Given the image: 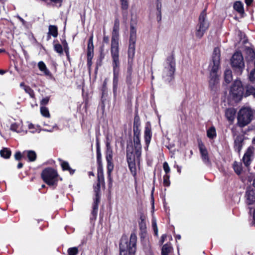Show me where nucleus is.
Wrapping results in <instances>:
<instances>
[{"label": "nucleus", "mask_w": 255, "mask_h": 255, "mask_svg": "<svg viewBox=\"0 0 255 255\" xmlns=\"http://www.w3.org/2000/svg\"><path fill=\"white\" fill-rule=\"evenodd\" d=\"M120 20L119 18H116L114 21V26L112 32L110 49L111 55L112 59V66L113 68V93L115 96L117 94L120 74Z\"/></svg>", "instance_id": "1"}, {"label": "nucleus", "mask_w": 255, "mask_h": 255, "mask_svg": "<svg viewBox=\"0 0 255 255\" xmlns=\"http://www.w3.org/2000/svg\"><path fill=\"white\" fill-rule=\"evenodd\" d=\"M221 51L219 47H215L212 56V59L208 67L209 72V88L211 91L216 92L219 84V69L221 67Z\"/></svg>", "instance_id": "2"}, {"label": "nucleus", "mask_w": 255, "mask_h": 255, "mask_svg": "<svg viewBox=\"0 0 255 255\" xmlns=\"http://www.w3.org/2000/svg\"><path fill=\"white\" fill-rule=\"evenodd\" d=\"M136 24V19L131 18L129 38L128 49V74H132V65L135 53V44L136 42V29L135 28Z\"/></svg>", "instance_id": "3"}, {"label": "nucleus", "mask_w": 255, "mask_h": 255, "mask_svg": "<svg viewBox=\"0 0 255 255\" xmlns=\"http://www.w3.org/2000/svg\"><path fill=\"white\" fill-rule=\"evenodd\" d=\"M137 237L134 232L130 234L128 241L127 236H122L119 245L120 255H135L136 251Z\"/></svg>", "instance_id": "4"}, {"label": "nucleus", "mask_w": 255, "mask_h": 255, "mask_svg": "<svg viewBox=\"0 0 255 255\" xmlns=\"http://www.w3.org/2000/svg\"><path fill=\"white\" fill-rule=\"evenodd\" d=\"M176 70V62L174 51L168 56L165 60V66H164L162 78L164 81L169 84L173 81L175 79L174 74Z\"/></svg>", "instance_id": "5"}, {"label": "nucleus", "mask_w": 255, "mask_h": 255, "mask_svg": "<svg viewBox=\"0 0 255 255\" xmlns=\"http://www.w3.org/2000/svg\"><path fill=\"white\" fill-rule=\"evenodd\" d=\"M41 177L45 183L49 186L54 187V188L57 187L59 180H62L59 177L57 170L52 167H46L43 169Z\"/></svg>", "instance_id": "6"}, {"label": "nucleus", "mask_w": 255, "mask_h": 255, "mask_svg": "<svg viewBox=\"0 0 255 255\" xmlns=\"http://www.w3.org/2000/svg\"><path fill=\"white\" fill-rule=\"evenodd\" d=\"M210 23L207 19L206 9H204L200 14L198 22L196 26L195 35L201 39L208 29Z\"/></svg>", "instance_id": "7"}, {"label": "nucleus", "mask_w": 255, "mask_h": 255, "mask_svg": "<svg viewBox=\"0 0 255 255\" xmlns=\"http://www.w3.org/2000/svg\"><path fill=\"white\" fill-rule=\"evenodd\" d=\"M245 87L240 80H235L230 88V95L235 102L240 101L244 94Z\"/></svg>", "instance_id": "8"}, {"label": "nucleus", "mask_w": 255, "mask_h": 255, "mask_svg": "<svg viewBox=\"0 0 255 255\" xmlns=\"http://www.w3.org/2000/svg\"><path fill=\"white\" fill-rule=\"evenodd\" d=\"M231 65L236 72L241 74L245 68V62L241 51L235 52L231 59Z\"/></svg>", "instance_id": "9"}, {"label": "nucleus", "mask_w": 255, "mask_h": 255, "mask_svg": "<svg viewBox=\"0 0 255 255\" xmlns=\"http://www.w3.org/2000/svg\"><path fill=\"white\" fill-rule=\"evenodd\" d=\"M253 113L250 108H242L238 113V123L240 127H244L250 124L253 120Z\"/></svg>", "instance_id": "10"}, {"label": "nucleus", "mask_w": 255, "mask_h": 255, "mask_svg": "<svg viewBox=\"0 0 255 255\" xmlns=\"http://www.w3.org/2000/svg\"><path fill=\"white\" fill-rule=\"evenodd\" d=\"M126 158L128 164V167L132 176L136 178V167L135 164V159H136V154L134 153L133 150H130L128 145L126 149Z\"/></svg>", "instance_id": "11"}, {"label": "nucleus", "mask_w": 255, "mask_h": 255, "mask_svg": "<svg viewBox=\"0 0 255 255\" xmlns=\"http://www.w3.org/2000/svg\"><path fill=\"white\" fill-rule=\"evenodd\" d=\"M198 146L201 155V159L205 164L207 166H211L212 164L211 159L209 157L208 151L204 143L201 139H198Z\"/></svg>", "instance_id": "12"}, {"label": "nucleus", "mask_w": 255, "mask_h": 255, "mask_svg": "<svg viewBox=\"0 0 255 255\" xmlns=\"http://www.w3.org/2000/svg\"><path fill=\"white\" fill-rule=\"evenodd\" d=\"M94 44H93V35L92 34L89 38L87 44V67L89 71L91 70V67L93 64L92 59L94 57Z\"/></svg>", "instance_id": "13"}, {"label": "nucleus", "mask_w": 255, "mask_h": 255, "mask_svg": "<svg viewBox=\"0 0 255 255\" xmlns=\"http://www.w3.org/2000/svg\"><path fill=\"white\" fill-rule=\"evenodd\" d=\"M133 145L131 147V149H134V153L136 154V160L138 162H140L142 153V146L140 138H133Z\"/></svg>", "instance_id": "14"}, {"label": "nucleus", "mask_w": 255, "mask_h": 255, "mask_svg": "<svg viewBox=\"0 0 255 255\" xmlns=\"http://www.w3.org/2000/svg\"><path fill=\"white\" fill-rule=\"evenodd\" d=\"M152 137L151 126L149 122H147L145 126L144 131V139L145 143L144 148L146 150H148Z\"/></svg>", "instance_id": "15"}, {"label": "nucleus", "mask_w": 255, "mask_h": 255, "mask_svg": "<svg viewBox=\"0 0 255 255\" xmlns=\"http://www.w3.org/2000/svg\"><path fill=\"white\" fill-rule=\"evenodd\" d=\"M254 149L253 146H249L243 156V162L247 168L250 167L252 161V157L254 154Z\"/></svg>", "instance_id": "16"}, {"label": "nucleus", "mask_w": 255, "mask_h": 255, "mask_svg": "<svg viewBox=\"0 0 255 255\" xmlns=\"http://www.w3.org/2000/svg\"><path fill=\"white\" fill-rule=\"evenodd\" d=\"M102 92L101 102L102 108L104 109L105 107V103L107 101L108 97V88H107V79H105L103 83L101 88Z\"/></svg>", "instance_id": "17"}, {"label": "nucleus", "mask_w": 255, "mask_h": 255, "mask_svg": "<svg viewBox=\"0 0 255 255\" xmlns=\"http://www.w3.org/2000/svg\"><path fill=\"white\" fill-rule=\"evenodd\" d=\"M245 140V136L243 134L237 135L234 143V148L235 151H237L239 153H240L244 144Z\"/></svg>", "instance_id": "18"}, {"label": "nucleus", "mask_w": 255, "mask_h": 255, "mask_svg": "<svg viewBox=\"0 0 255 255\" xmlns=\"http://www.w3.org/2000/svg\"><path fill=\"white\" fill-rule=\"evenodd\" d=\"M141 126V122L140 117L138 115L137 109L135 110L134 117L133 119V132H140L141 130L140 127Z\"/></svg>", "instance_id": "19"}, {"label": "nucleus", "mask_w": 255, "mask_h": 255, "mask_svg": "<svg viewBox=\"0 0 255 255\" xmlns=\"http://www.w3.org/2000/svg\"><path fill=\"white\" fill-rule=\"evenodd\" d=\"M139 215L140 219V221L138 223L139 230L142 233H145L146 231V216L142 211L139 212Z\"/></svg>", "instance_id": "20"}, {"label": "nucleus", "mask_w": 255, "mask_h": 255, "mask_svg": "<svg viewBox=\"0 0 255 255\" xmlns=\"http://www.w3.org/2000/svg\"><path fill=\"white\" fill-rule=\"evenodd\" d=\"M246 197L248 205L253 204L255 202V192L253 190L246 191Z\"/></svg>", "instance_id": "21"}, {"label": "nucleus", "mask_w": 255, "mask_h": 255, "mask_svg": "<svg viewBox=\"0 0 255 255\" xmlns=\"http://www.w3.org/2000/svg\"><path fill=\"white\" fill-rule=\"evenodd\" d=\"M96 155L97 165H102V153L101 151L100 143L99 139L97 137L96 139Z\"/></svg>", "instance_id": "22"}, {"label": "nucleus", "mask_w": 255, "mask_h": 255, "mask_svg": "<svg viewBox=\"0 0 255 255\" xmlns=\"http://www.w3.org/2000/svg\"><path fill=\"white\" fill-rule=\"evenodd\" d=\"M236 111L233 108H228L225 111V117L230 122L232 123L235 118Z\"/></svg>", "instance_id": "23"}, {"label": "nucleus", "mask_w": 255, "mask_h": 255, "mask_svg": "<svg viewBox=\"0 0 255 255\" xmlns=\"http://www.w3.org/2000/svg\"><path fill=\"white\" fill-rule=\"evenodd\" d=\"M59 161L63 171H69L70 175H73L75 173V170L73 169L70 167L69 164L67 161H64L61 159H59Z\"/></svg>", "instance_id": "24"}, {"label": "nucleus", "mask_w": 255, "mask_h": 255, "mask_svg": "<svg viewBox=\"0 0 255 255\" xmlns=\"http://www.w3.org/2000/svg\"><path fill=\"white\" fill-rule=\"evenodd\" d=\"M20 86L23 89L25 93L28 94L31 98L36 99L34 91L30 86L26 85L24 82H21L20 84Z\"/></svg>", "instance_id": "25"}, {"label": "nucleus", "mask_w": 255, "mask_h": 255, "mask_svg": "<svg viewBox=\"0 0 255 255\" xmlns=\"http://www.w3.org/2000/svg\"><path fill=\"white\" fill-rule=\"evenodd\" d=\"M244 96L247 97L253 95L255 98V88L250 85H247L245 86Z\"/></svg>", "instance_id": "26"}, {"label": "nucleus", "mask_w": 255, "mask_h": 255, "mask_svg": "<svg viewBox=\"0 0 255 255\" xmlns=\"http://www.w3.org/2000/svg\"><path fill=\"white\" fill-rule=\"evenodd\" d=\"M106 159L107 162L113 161V150L109 142L106 143Z\"/></svg>", "instance_id": "27"}, {"label": "nucleus", "mask_w": 255, "mask_h": 255, "mask_svg": "<svg viewBox=\"0 0 255 255\" xmlns=\"http://www.w3.org/2000/svg\"><path fill=\"white\" fill-rule=\"evenodd\" d=\"M246 60L248 61H253L255 59V50L251 47L246 48Z\"/></svg>", "instance_id": "28"}, {"label": "nucleus", "mask_w": 255, "mask_h": 255, "mask_svg": "<svg viewBox=\"0 0 255 255\" xmlns=\"http://www.w3.org/2000/svg\"><path fill=\"white\" fill-rule=\"evenodd\" d=\"M234 9L237 11L241 15L245 13L244 5L241 1H236L233 5Z\"/></svg>", "instance_id": "29"}, {"label": "nucleus", "mask_w": 255, "mask_h": 255, "mask_svg": "<svg viewBox=\"0 0 255 255\" xmlns=\"http://www.w3.org/2000/svg\"><path fill=\"white\" fill-rule=\"evenodd\" d=\"M97 181L103 182V186H105L103 165H97Z\"/></svg>", "instance_id": "30"}, {"label": "nucleus", "mask_w": 255, "mask_h": 255, "mask_svg": "<svg viewBox=\"0 0 255 255\" xmlns=\"http://www.w3.org/2000/svg\"><path fill=\"white\" fill-rule=\"evenodd\" d=\"M38 67L40 71L43 72L45 75L51 76L52 74L47 69L45 64L43 61H40L38 63Z\"/></svg>", "instance_id": "31"}, {"label": "nucleus", "mask_w": 255, "mask_h": 255, "mask_svg": "<svg viewBox=\"0 0 255 255\" xmlns=\"http://www.w3.org/2000/svg\"><path fill=\"white\" fill-rule=\"evenodd\" d=\"M0 156L4 159H9L11 155V150L7 147H3L0 150Z\"/></svg>", "instance_id": "32"}, {"label": "nucleus", "mask_w": 255, "mask_h": 255, "mask_svg": "<svg viewBox=\"0 0 255 255\" xmlns=\"http://www.w3.org/2000/svg\"><path fill=\"white\" fill-rule=\"evenodd\" d=\"M61 42H62V44L63 46V51H64V52L66 54L67 59L68 61L70 63L71 62V58H70V54H69V48L68 46V43L67 42V41L65 39L61 40Z\"/></svg>", "instance_id": "33"}, {"label": "nucleus", "mask_w": 255, "mask_h": 255, "mask_svg": "<svg viewBox=\"0 0 255 255\" xmlns=\"http://www.w3.org/2000/svg\"><path fill=\"white\" fill-rule=\"evenodd\" d=\"M207 136L211 139H213L217 136L216 128L214 126H211L207 130Z\"/></svg>", "instance_id": "34"}, {"label": "nucleus", "mask_w": 255, "mask_h": 255, "mask_svg": "<svg viewBox=\"0 0 255 255\" xmlns=\"http://www.w3.org/2000/svg\"><path fill=\"white\" fill-rule=\"evenodd\" d=\"M173 251V248L170 244H165L162 246L161 255H168Z\"/></svg>", "instance_id": "35"}, {"label": "nucleus", "mask_w": 255, "mask_h": 255, "mask_svg": "<svg viewBox=\"0 0 255 255\" xmlns=\"http://www.w3.org/2000/svg\"><path fill=\"white\" fill-rule=\"evenodd\" d=\"M28 161L33 162L36 160L37 155L36 152L33 150H25Z\"/></svg>", "instance_id": "36"}, {"label": "nucleus", "mask_w": 255, "mask_h": 255, "mask_svg": "<svg viewBox=\"0 0 255 255\" xmlns=\"http://www.w3.org/2000/svg\"><path fill=\"white\" fill-rule=\"evenodd\" d=\"M49 34L51 35L53 37H57L58 34V27L55 25H50L48 26Z\"/></svg>", "instance_id": "37"}, {"label": "nucleus", "mask_w": 255, "mask_h": 255, "mask_svg": "<svg viewBox=\"0 0 255 255\" xmlns=\"http://www.w3.org/2000/svg\"><path fill=\"white\" fill-rule=\"evenodd\" d=\"M233 168L235 172L238 175H240L242 172V165L241 163H239L235 161L233 164Z\"/></svg>", "instance_id": "38"}, {"label": "nucleus", "mask_w": 255, "mask_h": 255, "mask_svg": "<svg viewBox=\"0 0 255 255\" xmlns=\"http://www.w3.org/2000/svg\"><path fill=\"white\" fill-rule=\"evenodd\" d=\"M133 99V94L132 92L130 90H129L127 92V107L128 108L131 109L132 106V100Z\"/></svg>", "instance_id": "39"}, {"label": "nucleus", "mask_w": 255, "mask_h": 255, "mask_svg": "<svg viewBox=\"0 0 255 255\" xmlns=\"http://www.w3.org/2000/svg\"><path fill=\"white\" fill-rule=\"evenodd\" d=\"M224 80L227 83H230L232 80V74L231 70H228L225 71Z\"/></svg>", "instance_id": "40"}, {"label": "nucleus", "mask_w": 255, "mask_h": 255, "mask_svg": "<svg viewBox=\"0 0 255 255\" xmlns=\"http://www.w3.org/2000/svg\"><path fill=\"white\" fill-rule=\"evenodd\" d=\"M40 113L45 118H49L50 117L48 109L45 106H41Z\"/></svg>", "instance_id": "41"}, {"label": "nucleus", "mask_w": 255, "mask_h": 255, "mask_svg": "<svg viewBox=\"0 0 255 255\" xmlns=\"http://www.w3.org/2000/svg\"><path fill=\"white\" fill-rule=\"evenodd\" d=\"M25 151H24L22 153H21L20 151H16L14 155L15 160L18 161H20L23 158H24V156L25 155Z\"/></svg>", "instance_id": "42"}, {"label": "nucleus", "mask_w": 255, "mask_h": 255, "mask_svg": "<svg viewBox=\"0 0 255 255\" xmlns=\"http://www.w3.org/2000/svg\"><path fill=\"white\" fill-rule=\"evenodd\" d=\"M78 253V248L76 247L70 248L67 250V253L69 255H77Z\"/></svg>", "instance_id": "43"}, {"label": "nucleus", "mask_w": 255, "mask_h": 255, "mask_svg": "<svg viewBox=\"0 0 255 255\" xmlns=\"http://www.w3.org/2000/svg\"><path fill=\"white\" fill-rule=\"evenodd\" d=\"M63 46L62 47V46L59 43H57L54 45V50L60 55L62 54L63 53Z\"/></svg>", "instance_id": "44"}, {"label": "nucleus", "mask_w": 255, "mask_h": 255, "mask_svg": "<svg viewBox=\"0 0 255 255\" xmlns=\"http://www.w3.org/2000/svg\"><path fill=\"white\" fill-rule=\"evenodd\" d=\"M98 208L99 207H98L93 206V209H92V211L91 212V217H90L91 220H95L96 219V218L97 216V214H98Z\"/></svg>", "instance_id": "45"}, {"label": "nucleus", "mask_w": 255, "mask_h": 255, "mask_svg": "<svg viewBox=\"0 0 255 255\" xmlns=\"http://www.w3.org/2000/svg\"><path fill=\"white\" fill-rule=\"evenodd\" d=\"M103 185V182L97 181V183L95 186H94V191L95 194H101V185Z\"/></svg>", "instance_id": "46"}, {"label": "nucleus", "mask_w": 255, "mask_h": 255, "mask_svg": "<svg viewBox=\"0 0 255 255\" xmlns=\"http://www.w3.org/2000/svg\"><path fill=\"white\" fill-rule=\"evenodd\" d=\"M170 175H164L163 177V184L165 187H169L170 185Z\"/></svg>", "instance_id": "47"}, {"label": "nucleus", "mask_w": 255, "mask_h": 255, "mask_svg": "<svg viewBox=\"0 0 255 255\" xmlns=\"http://www.w3.org/2000/svg\"><path fill=\"white\" fill-rule=\"evenodd\" d=\"M95 196L93 206L99 207L101 200V194H95Z\"/></svg>", "instance_id": "48"}, {"label": "nucleus", "mask_w": 255, "mask_h": 255, "mask_svg": "<svg viewBox=\"0 0 255 255\" xmlns=\"http://www.w3.org/2000/svg\"><path fill=\"white\" fill-rule=\"evenodd\" d=\"M107 174H111L112 172L113 171L114 169V163L113 161H110L109 162H107Z\"/></svg>", "instance_id": "49"}, {"label": "nucleus", "mask_w": 255, "mask_h": 255, "mask_svg": "<svg viewBox=\"0 0 255 255\" xmlns=\"http://www.w3.org/2000/svg\"><path fill=\"white\" fill-rule=\"evenodd\" d=\"M121 8L123 10H127L128 7V0H120Z\"/></svg>", "instance_id": "50"}, {"label": "nucleus", "mask_w": 255, "mask_h": 255, "mask_svg": "<svg viewBox=\"0 0 255 255\" xmlns=\"http://www.w3.org/2000/svg\"><path fill=\"white\" fill-rule=\"evenodd\" d=\"M163 168L165 173V175H169L170 172V168L168 165V163L165 161L163 164Z\"/></svg>", "instance_id": "51"}, {"label": "nucleus", "mask_w": 255, "mask_h": 255, "mask_svg": "<svg viewBox=\"0 0 255 255\" xmlns=\"http://www.w3.org/2000/svg\"><path fill=\"white\" fill-rule=\"evenodd\" d=\"M152 227L154 231V236H158V228L156 224V221L154 220H152Z\"/></svg>", "instance_id": "52"}, {"label": "nucleus", "mask_w": 255, "mask_h": 255, "mask_svg": "<svg viewBox=\"0 0 255 255\" xmlns=\"http://www.w3.org/2000/svg\"><path fill=\"white\" fill-rule=\"evenodd\" d=\"M50 100V97L47 96L44 98H43L40 102V104L41 106H45L47 105Z\"/></svg>", "instance_id": "53"}, {"label": "nucleus", "mask_w": 255, "mask_h": 255, "mask_svg": "<svg viewBox=\"0 0 255 255\" xmlns=\"http://www.w3.org/2000/svg\"><path fill=\"white\" fill-rule=\"evenodd\" d=\"M132 74H128L126 78V83L128 87V88L130 87V86L132 85Z\"/></svg>", "instance_id": "54"}, {"label": "nucleus", "mask_w": 255, "mask_h": 255, "mask_svg": "<svg viewBox=\"0 0 255 255\" xmlns=\"http://www.w3.org/2000/svg\"><path fill=\"white\" fill-rule=\"evenodd\" d=\"M102 63H103V60H100V59H97V61H96V66L95 70L96 74L98 72L99 67H101L102 65Z\"/></svg>", "instance_id": "55"}, {"label": "nucleus", "mask_w": 255, "mask_h": 255, "mask_svg": "<svg viewBox=\"0 0 255 255\" xmlns=\"http://www.w3.org/2000/svg\"><path fill=\"white\" fill-rule=\"evenodd\" d=\"M18 128V126L16 123H14L11 125L10 129L12 131L19 132V131L17 130Z\"/></svg>", "instance_id": "56"}, {"label": "nucleus", "mask_w": 255, "mask_h": 255, "mask_svg": "<svg viewBox=\"0 0 255 255\" xmlns=\"http://www.w3.org/2000/svg\"><path fill=\"white\" fill-rule=\"evenodd\" d=\"M156 7L157 11H161L162 3L161 0H156Z\"/></svg>", "instance_id": "57"}, {"label": "nucleus", "mask_w": 255, "mask_h": 255, "mask_svg": "<svg viewBox=\"0 0 255 255\" xmlns=\"http://www.w3.org/2000/svg\"><path fill=\"white\" fill-rule=\"evenodd\" d=\"M161 11H157V12L156 13V19L158 22H160L161 21Z\"/></svg>", "instance_id": "58"}, {"label": "nucleus", "mask_w": 255, "mask_h": 255, "mask_svg": "<svg viewBox=\"0 0 255 255\" xmlns=\"http://www.w3.org/2000/svg\"><path fill=\"white\" fill-rule=\"evenodd\" d=\"M108 175V185H109V187L110 188L112 186V182H113V180H112V176H111V174H107Z\"/></svg>", "instance_id": "59"}, {"label": "nucleus", "mask_w": 255, "mask_h": 255, "mask_svg": "<svg viewBox=\"0 0 255 255\" xmlns=\"http://www.w3.org/2000/svg\"><path fill=\"white\" fill-rule=\"evenodd\" d=\"M104 58H105V54L104 53V50L103 48H101L100 50V55H99L98 59L103 60Z\"/></svg>", "instance_id": "60"}, {"label": "nucleus", "mask_w": 255, "mask_h": 255, "mask_svg": "<svg viewBox=\"0 0 255 255\" xmlns=\"http://www.w3.org/2000/svg\"><path fill=\"white\" fill-rule=\"evenodd\" d=\"M103 42L106 44H108L109 43V37L108 36L104 35L103 36Z\"/></svg>", "instance_id": "61"}, {"label": "nucleus", "mask_w": 255, "mask_h": 255, "mask_svg": "<svg viewBox=\"0 0 255 255\" xmlns=\"http://www.w3.org/2000/svg\"><path fill=\"white\" fill-rule=\"evenodd\" d=\"M166 237H167V236L166 234H163L162 235V236L161 237V239L159 241V242L161 244H163Z\"/></svg>", "instance_id": "62"}, {"label": "nucleus", "mask_w": 255, "mask_h": 255, "mask_svg": "<svg viewBox=\"0 0 255 255\" xmlns=\"http://www.w3.org/2000/svg\"><path fill=\"white\" fill-rule=\"evenodd\" d=\"M253 220L251 223V225L252 226L255 227V209H254V212H253Z\"/></svg>", "instance_id": "63"}, {"label": "nucleus", "mask_w": 255, "mask_h": 255, "mask_svg": "<svg viewBox=\"0 0 255 255\" xmlns=\"http://www.w3.org/2000/svg\"><path fill=\"white\" fill-rule=\"evenodd\" d=\"M140 132H133V138H140Z\"/></svg>", "instance_id": "64"}]
</instances>
